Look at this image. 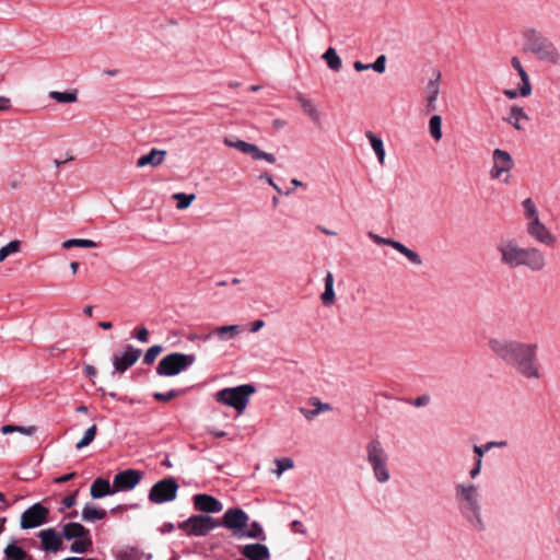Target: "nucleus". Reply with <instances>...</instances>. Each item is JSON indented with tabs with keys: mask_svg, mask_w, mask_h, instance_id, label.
<instances>
[{
	"mask_svg": "<svg viewBox=\"0 0 560 560\" xmlns=\"http://www.w3.org/2000/svg\"><path fill=\"white\" fill-rule=\"evenodd\" d=\"M490 351L515 370L525 378H540L537 360V343L523 342L516 339L493 337L488 341Z\"/></svg>",
	"mask_w": 560,
	"mask_h": 560,
	"instance_id": "f257e3e1",
	"label": "nucleus"
},
{
	"mask_svg": "<svg viewBox=\"0 0 560 560\" xmlns=\"http://www.w3.org/2000/svg\"><path fill=\"white\" fill-rule=\"evenodd\" d=\"M495 249L500 262L509 269L526 268L532 272H540L547 266L546 256L540 248L523 247L513 237L501 238Z\"/></svg>",
	"mask_w": 560,
	"mask_h": 560,
	"instance_id": "f03ea898",
	"label": "nucleus"
},
{
	"mask_svg": "<svg viewBox=\"0 0 560 560\" xmlns=\"http://www.w3.org/2000/svg\"><path fill=\"white\" fill-rule=\"evenodd\" d=\"M454 501L458 513L467 525L477 532L486 529L482 516L481 494L479 487L472 482L454 485Z\"/></svg>",
	"mask_w": 560,
	"mask_h": 560,
	"instance_id": "7ed1b4c3",
	"label": "nucleus"
},
{
	"mask_svg": "<svg viewBox=\"0 0 560 560\" xmlns=\"http://www.w3.org/2000/svg\"><path fill=\"white\" fill-rule=\"evenodd\" d=\"M526 219V233L535 242L547 247H553L557 236L540 221L538 209L532 198L522 202Z\"/></svg>",
	"mask_w": 560,
	"mask_h": 560,
	"instance_id": "20e7f679",
	"label": "nucleus"
},
{
	"mask_svg": "<svg viewBox=\"0 0 560 560\" xmlns=\"http://www.w3.org/2000/svg\"><path fill=\"white\" fill-rule=\"evenodd\" d=\"M524 38L526 49L534 54L539 60L553 65L560 61V54L553 43L539 32L528 30L525 32Z\"/></svg>",
	"mask_w": 560,
	"mask_h": 560,
	"instance_id": "39448f33",
	"label": "nucleus"
},
{
	"mask_svg": "<svg viewBox=\"0 0 560 560\" xmlns=\"http://www.w3.org/2000/svg\"><path fill=\"white\" fill-rule=\"evenodd\" d=\"M256 393V387L253 384H243L235 387H226L215 393L214 399L217 402L232 407L237 412H243L253 394Z\"/></svg>",
	"mask_w": 560,
	"mask_h": 560,
	"instance_id": "423d86ee",
	"label": "nucleus"
},
{
	"mask_svg": "<svg viewBox=\"0 0 560 560\" xmlns=\"http://www.w3.org/2000/svg\"><path fill=\"white\" fill-rule=\"evenodd\" d=\"M366 459L370 464L375 479L380 483H385L390 479V474L387 467L388 455L385 452L382 443L377 439L371 440L366 444Z\"/></svg>",
	"mask_w": 560,
	"mask_h": 560,
	"instance_id": "0eeeda50",
	"label": "nucleus"
},
{
	"mask_svg": "<svg viewBox=\"0 0 560 560\" xmlns=\"http://www.w3.org/2000/svg\"><path fill=\"white\" fill-rule=\"evenodd\" d=\"M196 361L195 354L173 352L165 355L156 366L160 376H175L186 371Z\"/></svg>",
	"mask_w": 560,
	"mask_h": 560,
	"instance_id": "6e6552de",
	"label": "nucleus"
},
{
	"mask_svg": "<svg viewBox=\"0 0 560 560\" xmlns=\"http://www.w3.org/2000/svg\"><path fill=\"white\" fill-rule=\"evenodd\" d=\"M220 526L219 521L205 514H196L178 524V528L185 530L188 536L202 537Z\"/></svg>",
	"mask_w": 560,
	"mask_h": 560,
	"instance_id": "1a4fd4ad",
	"label": "nucleus"
},
{
	"mask_svg": "<svg viewBox=\"0 0 560 560\" xmlns=\"http://www.w3.org/2000/svg\"><path fill=\"white\" fill-rule=\"evenodd\" d=\"M178 483L174 477H167L155 482L148 494L150 502L154 504H163L176 499Z\"/></svg>",
	"mask_w": 560,
	"mask_h": 560,
	"instance_id": "9d476101",
	"label": "nucleus"
},
{
	"mask_svg": "<svg viewBox=\"0 0 560 560\" xmlns=\"http://www.w3.org/2000/svg\"><path fill=\"white\" fill-rule=\"evenodd\" d=\"M493 166L490 171L491 178L501 179L508 184L510 179L509 172L514 167L512 155L502 149H495L492 152Z\"/></svg>",
	"mask_w": 560,
	"mask_h": 560,
	"instance_id": "9b49d317",
	"label": "nucleus"
},
{
	"mask_svg": "<svg viewBox=\"0 0 560 560\" xmlns=\"http://www.w3.org/2000/svg\"><path fill=\"white\" fill-rule=\"evenodd\" d=\"M49 513L48 508L37 502L23 512L20 526L22 529L39 527L48 522Z\"/></svg>",
	"mask_w": 560,
	"mask_h": 560,
	"instance_id": "f8f14e48",
	"label": "nucleus"
},
{
	"mask_svg": "<svg viewBox=\"0 0 560 560\" xmlns=\"http://www.w3.org/2000/svg\"><path fill=\"white\" fill-rule=\"evenodd\" d=\"M141 350L131 345L126 346L122 352L114 353L112 357L114 368L112 374H124L139 360Z\"/></svg>",
	"mask_w": 560,
	"mask_h": 560,
	"instance_id": "ddd939ff",
	"label": "nucleus"
},
{
	"mask_svg": "<svg viewBox=\"0 0 560 560\" xmlns=\"http://www.w3.org/2000/svg\"><path fill=\"white\" fill-rule=\"evenodd\" d=\"M249 517L241 508H231L225 511L220 525L232 530L234 535L240 537V534L246 527Z\"/></svg>",
	"mask_w": 560,
	"mask_h": 560,
	"instance_id": "4468645a",
	"label": "nucleus"
},
{
	"mask_svg": "<svg viewBox=\"0 0 560 560\" xmlns=\"http://www.w3.org/2000/svg\"><path fill=\"white\" fill-rule=\"evenodd\" d=\"M40 540L39 549L45 553H57L65 549L63 538L55 528H46L37 534Z\"/></svg>",
	"mask_w": 560,
	"mask_h": 560,
	"instance_id": "2eb2a0df",
	"label": "nucleus"
},
{
	"mask_svg": "<svg viewBox=\"0 0 560 560\" xmlns=\"http://www.w3.org/2000/svg\"><path fill=\"white\" fill-rule=\"evenodd\" d=\"M224 143L230 148H234L242 153L250 155L254 160H265L268 163L276 162V156L273 154L261 151L256 144L248 143L238 139L233 140L230 138H225Z\"/></svg>",
	"mask_w": 560,
	"mask_h": 560,
	"instance_id": "dca6fc26",
	"label": "nucleus"
},
{
	"mask_svg": "<svg viewBox=\"0 0 560 560\" xmlns=\"http://www.w3.org/2000/svg\"><path fill=\"white\" fill-rule=\"evenodd\" d=\"M143 474L137 469H126L114 476L113 485L116 492L130 491L141 481Z\"/></svg>",
	"mask_w": 560,
	"mask_h": 560,
	"instance_id": "f3484780",
	"label": "nucleus"
},
{
	"mask_svg": "<svg viewBox=\"0 0 560 560\" xmlns=\"http://www.w3.org/2000/svg\"><path fill=\"white\" fill-rule=\"evenodd\" d=\"M441 72L434 71L433 78L429 80L424 88L425 113H433L438 109V97L440 94Z\"/></svg>",
	"mask_w": 560,
	"mask_h": 560,
	"instance_id": "a211bd4d",
	"label": "nucleus"
},
{
	"mask_svg": "<svg viewBox=\"0 0 560 560\" xmlns=\"http://www.w3.org/2000/svg\"><path fill=\"white\" fill-rule=\"evenodd\" d=\"M195 510L203 513H219L223 509V504L213 495L199 493L192 497Z\"/></svg>",
	"mask_w": 560,
	"mask_h": 560,
	"instance_id": "6ab92c4d",
	"label": "nucleus"
},
{
	"mask_svg": "<svg viewBox=\"0 0 560 560\" xmlns=\"http://www.w3.org/2000/svg\"><path fill=\"white\" fill-rule=\"evenodd\" d=\"M116 493L114 485H110L107 479L96 478L90 488V494L93 499H102L106 495Z\"/></svg>",
	"mask_w": 560,
	"mask_h": 560,
	"instance_id": "aec40b11",
	"label": "nucleus"
},
{
	"mask_svg": "<svg viewBox=\"0 0 560 560\" xmlns=\"http://www.w3.org/2000/svg\"><path fill=\"white\" fill-rule=\"evenodd\" d=\"M90 535V529L77 522H70L62 526L61 536L63 539H79Z\"/></svg>",
	"mask_w": 560,
	"mask_h": 560,
	"instance_id": "412c9836",
	"label": "nucleus"
},
{
	"mask_svg": "<svg viewBox=\"0 0 560 560\" xmlns=\"http://www.w3.org/2000/svg\"><path fill=\"white\" fill-rule=\"evenodd\" d=\"M241 332V327L238 325H226L214 327L209 334L203 337V340H209L213 336H217L220 340L226 341L234 338L237 334Z\"/></svg>",
	"mask_w": 560,
	"mask_h": 560,
	"instance_id": "4be33fe9",
	"label": "nucleus"
},
{
	"mask_svg": "<svg viewBox=\"0 0 560 560\" xmlns=\"http://www.w3.org/2000/svg\"><path fill=\"white\" fill-rule=\"evenodd\" d=\"M511 66L517 71V73H518V75L521 78V81H522V84L520 86L521 96L525 97V96L530 95V93H532V85H530V82H529V77H528L527 72L525 71V69L523 68L520 58L518 57H512Z\"/></svg>",
	"mask_w": 560,
	"mask_h": 560,
	"instance_id": "5701e85b",
	"label": "nucleus"
},
{
	"mask_svg": "<svg viewBox=\"0 0 560 560\" xmlns=\"http://www.w3.org/2000/svg\"><path fill=\"white\" fill-rule=\"evenodd\" d=\"M166 152L163 150L152 149L148 154L140 156L137 161L138 167L147 165L159 166L164 162Z\"/></svg>",
	"mask_w": 560,
	"mask_h": 560,
	"instance_id": "b1692460",
	"label": "nucleus"
},
{
	"mask_svg": "<svg viewBox=\"0 0 560 560\" xmlns=\"http://www.w3.org/2000/svg\"><path fill=\"white\" fill-rule=\"evenodd\" d=\"M528 116L525 110L516 105H513L510 108V113L508 117L503 118L504 121L512 125L516 130H523L524 126L522 125L523 120H528Z\"/></svg>",
	"mask_w": 560,
	"mask_h": 560,
	"instance_id": "393cba45",
	"label": "nucleus"
},
{
	"mask_svg": "<svg viewBox=\"0 0 560 560\" xmlns=\"http://www.w3.org/2000/svg\"><path fill=\"white\" fill-rule=\"evenodd\" d=\"M106 515V510L100 509L93 503H86L81 513V517L84 522L101 521L104 520Z\"/></svg>",
	"mask_w": 560,
	"mask_h": 560,
	"instance_id": "a878e982",
	"label": "nucleus"
},
{
	"mask_svg": "<svg viewBox=\"0 0 560 560\" xmlns=\"http://www.w3.org/2000/svg\"><path fill=\"white\" fill-rule=\"evenodd\" d=\"M324 282L325 291L320 295V300L325 306H330L335 303L334 276L330 271L326 273Z\"/></svg>",
	"mask_w": 560,
	"mask_h": 560,
	"instance_id": "bb28decb",
	"label": "nucleus"
},
{
	"mask_svg": "<svg viewBox=\"0 0 560 560\" xmlns=\"http://www.w3.org/2000/svg\"><path fill=\"white\" fill-rule=\"evenodd\" d=\"M298 102L300 103L304 113L314 121L317 122L320 119V113L318 112L315 104L310 100L304 97L302 94L298 95Z\"/></svg>",
	"mask_w": 560,
	"mask_h": 560,
	"instance_id": "cd10ccee",
	"label": "nucleus"
},
{
	"mask_svg": "<svg viewBox=\"0 0 560 560\" xmlns=\"http://www.w3.org/2000/svg\"><path fill=\"white\" fill-rule=\"evenodd\" d=\"M365 137L369 139L372 149L374 150L380 164L382 165L385 160V149L383 140L374 135L372 131H366Z\"/></svg>",
	"mask_w": 560,
	"mask_h": 560,
	"instance_id": "c85d7f7f",
	"label": "nucleus"
},
{
	"mask_svg": "<svg viewBox=\"0 0 560 560\" xmlns=\"http://www.w3.org/2000/svg\"><path fill=\"white\" fill-rule=\"evenodd\" d=\"M508 446V441H489L482 445H474L472 452L476 457L483 458L485 454L493 448H503Z\"/></svg>",
	"mask_w": 560,
	"mask_h": 560,
	"instance_id": "c756f323",
	"label": "nucleus"
},
{
	"mask_svg": "<svg viewBox=\"0 0 560 560\" xmlns=\"http://www.w3.org/2000/svg\"><path fill=\"white\" fill-rule=\"evenodd\" d=\"M242 537L265 540L266 534L262 526L258 522L254 521L248 529H243V532L240 534V538Z\"/></svg>",
	"mask_w": 560,
	"mask_h": 560,
	"instance_id": "7c9ffc66",
	"label": "nucleus"
},
{
	"mask_svg": "<svg viewBox=\"0 0 560 560\" xmlns=\"http://www.w3.org/2000/svg\"><path fill=\"white\" fill-rule=\"evenodd\" d=\"M394 249H396L398 253L404 255L411 264H413L416 266L422 265V259H421L420 255L417 252L408 248L402 243L397 242Z\"/></svg>",
	"mask_w": 560,
	"mask_h": 560,
	"instance_id": "2f4dec72",
	"label": "nucleus"
},
{
	"mask_svg": "<svg viewBox=\"0 0 560 560\" xmlns=\"http://www.w3.org/2000/svg\"><path fill=\"white\" fill-rule=\"evenodd\" d=\"M92 545L93 542L90 534L89 536L75 539L71 544L70 550L74 553H85L92 549Z\"/></svg>",
	"mask_w": 560,
	"mask_h": 560,
	"instance_id": "473e14b6",
	"label": "nucleus"
},
{
	"mask_svg": "<svg viewBox=\"0 0 560 560\" xmlns=\"http://www.w3.org/2000/svg\"><path fill=\"white\" fill-rule=\"evenodd\" d=\"M323 59L327 62V66L332 71H339L341 69L342 62L340 57L337 55L336 50L329 47L323 55Z\"/></svg>",
	"mask_w": 560,
	"mask_h": 560,
	"instance_id": "72a5a7b5",
	"label": "nucleus"
},
{
	"mask_svg": "<svg viewBox=\"0 0 560 560\" xmlns=\"http://www.w3.org/2000/svg\"><path fill=\"white\" fill-rule=\"evenodd\" d=\"M49 97L55 100L58 103L68 104V103L77 102L78 93H77V91H65V92L51 91L49 93Z\"/></svg>",
	"mask_w": 560,
	"mask_h": 560,
	"instance_id": "f704fd0d",
	"label": "nucleus"
},
{
	"mask_svg": "<svg viewBox=\"0 0 560 560\" xmlns=\"http://www.w3.org/2000/svg\"><path fill=\"white\" fill-rule=\"evenodd\" d=\"M4 555L8 560H25L28 557L26 551L15 544L8 545L4 549Z\"/></svg>",
	"mask_w": 560,
	"mask_h": 560,
	"instance_id": "c9c22d12",
	"label": "nucleus"
},
{
	"mask_svg": "<svg viewBox=\"0 0 560 560\" xmlns=\"http://www.w3.org/2000/svg\"><path fill=\"white\" fill-rule=\"evenodd\" d=\"M429 131L435 141L442 139V118L440 115H433L429 120Z\"/></svg>",
	"mask_w": 560,
	"mask_h": 560,
	"instance_id": "e433bc0d",
	"label": "nucleus"
},
{
	"mask_svg": "<svg viewBox=\"0 0 560 560\" xmlns=\"http://www.w3.org/2000/svg\"><path fill=\"white\" fill-rule=\"evenodd\" d=\"M97 433L96 424L91 425L85 432L83 438L77 443V450H82L83 447L89 446L95 439Z\"/></svg>",
	"mask_w": 560,
	"mask_h": 560,
	"instance_id": "4c0bfd02",
	"label": "nucleus"
},
{
	"mask_svg": "<svg viewBox=\"0 0 560 560\" xmlns=\"http://www.w3.org/2000/svg\"><path fill=\"white\" fill-rule=\"evenodd\" d=\"M63 248H71V247H84V248H93L96 247V243L91 240H84V238H71L67 240L62 243Z\"/></svg>",
	"mask_w": 560,
	"mask_h": 560,
	"instance_id": "58836bf2",
	"label": "nucleus"
},
{
	"mask_svg": "<svg viewBox=\"0 0 560 560\" xmlns=\"http://www.w3.org/2000/svg\"><path fill=\"white\" fill-rule=\"evenodd\" d=\"M21 242L18 240L11 241L5 246L0 248V262L3 261L11 254L20 252Z\"/></svg>",
	"mask_w": 560,
	"mask_h": 560,
	"instance_id": "ea45409f",
	"label": "nucleus"
},
{
	"mask_svg": "<svg viewBox=\"0 0 560 560\" xmlns=\"http://www.w3.org/2000/svg\"><path fill=\"white\" fill-rule=\"evenodd\" d=\"M35 431H36L35 427H21V425L7 424L1 428V432L3 434L20 432V433H23L26 435H32Z\"/></svg>",
	"mask_w": 560,
	"mask_h": 560,
	"instance_id": "a19ab883",
	"label": "nucleus"
},
{
	"mask_svg": "<svg viewBox=\"0 0 560 560\" xmlns=\"http://www.w3.org/2000/svg\"><path fill=\"white\" fill-rule=\"evenodd\" d=\"M173 198L177 201V208L183 210L190 206L196 196L194 194L188 195L185 192H177L173 196Z\"/></svg>",
	"mask_w": 560,
	"mask_h": 560,
	"instance_id": "79ce46f5",
	"label": "nucleus"
},
{
	"mask_svg": "<svg viewBox=\"0 0 560 560\" xmlns=\"http://www.w3.org/2000/svg\"><path fill=\"white\" fill-rule=\"evenodd\" d=\"M163 351V347L161 345H155V346H152L150 347L144 355H143V364L145 365H150L152 364L156 357Z\"/></svg>",
	"mask_w": 560,
	"mask_h": 560,
	"instance_id": "37998d69",
	"label": "nucleus"
},
{
	"mask_svg": "<svg viewBox=\"0 0 560 560\" xmlns=\"http://www.w3.org/2000/svg\"><path fill=\"white\" fill-rule=\"evenodd\" d=\"M183 394V390L170 389L166 393H154L153 398L158 401L167 402Z\"/></svg>",
	"mask_w": 560,
	"mask_h": 560,
	"instance_id": "c03bdc74",
	"label": "nucleus"
},
{
	"mask_svg": "<svg viewBox=\"0 0 560 560\" xmlns=\"http://www.w3.org/2000/svg\"><path fill=\"white\" fill-rule=\"evenodd\" d=\"M277 470L276 472L278 475H281L283 471L291 469L294 466V463L289 457L279 458L276 460Z\"/></svg>",
	"mask_w": 560,
	"mask_h": 560,
	"instance_id": "a18cd8bd",
	"label": "nucleus"
},
{
	"mask_svg": "<svg viewBox=\"0 0 560 560\" xmlns=\"http://www.w3.org/2000/svg\"><path fill=\"white\" fill-rule=\"evenodd\" d=\"M368 235L376 244H378V245H387V246H390L393 248H395V245L398 242V241H395V240H392V238L381 237L380 235H377V234H375L373 232H370Z\"/></svg>",
	"mask_w": 560,
	"mask_h": 560,
	"instance_id": "49530a36",
	"label": "nucleus"
},
{
	"mask_svg": "<svg viewBox=\"0 0 560 560\" xmlns=\"http://www.w3.org/2000/svg\"><path fill=\"white\" fill-rule=\"evenodd\" d=\"M482 469V459L479 457H474V464L468 472L469 478L471 480L476 479L480 474Z\"/></svg>",
	"mask_w": 560,
	"mask_h": 560,
	"instance_id": "de8ad7c7",
	"label": "nucleus"
},
{
	"mask_svg": "<svg viewBox=\"0 0 560 560\" xmlns=\"http://www.w3.org/2000/svg\"><path fill=\"white\" fill-rule=\"evenodd\" d=\"M370 68L375 72L383 73L386 68V57L384 55L378 56L376 60L370 65Z\"/></svg>",
	"mask_w": 560,
	"mask_h": 560,
	"instance_id": "09e8293b",
	"label": "nucleus"
},
{
	"mask_svg": "<svg viewBox=\"0 0 560 560\" xmlns=\"http://www.w3.org/2000/svg\"><path fill=\"white\" fill-rule=\"evenodd\" d=\"M132 337L138 339L141 342H148L149 341V330L145 327H137L132 331Z\"/></svg>",
	"mask_w": 560,
	"mask_h": 560,
	"instance_id": "8fccbe9b",
	"label": "nucleus"
},
{
	"mask_svg": "<svg viewBox=\"0 0 560 560\" xmlns=\"http://www.w3.org/2000/svg\"><path fill=\"white\" fill-rule=\"evenodd\" d=\"M310 404L315 407L316 410H318V415L323 411H330L332 408L329 404L322 402L318 398L312 397L310 399Z\"/></svg>",
	"mask_w": 560,
	"mask_h": 560,
	"instance_id": "3c124183",
	"label": "nucleus"
},
{
	"mask_svg": "<svg viewBox=\"0 0 560 560\" xmlns=\"http://www.w3.org/2000/svg\"><path fill=\"white\" fill-rule=\"evenodd\" d=\"M77 494H78V490L74 493L65 497L62 499V501H61V504H62L61 509H70L73 505H75V503H77Z\"/></svg>",
	"mask_w": 560,
	"mask_h": 560,
	"instance_id": "603ef678",
	"label": "nucleus"
},
{
	"mask_svg": "<svg viewBox=\"0 0 560 560\" xmlns=\"http://www.w3.org/2000/svg\"><path fill=\"white\" fill-rule=\"evenodd\" d=\"M430 396L429 395H421V396H418L417 398L410 400V404L415 407H424L427 405H429L430 402Z\"/></svg>",
	"mask_w": 560,
	"mask_h": 560,
	"instance_id": "864d4df0",
	"label": "nucleus"
},
{
	"mask_svg": "<svg viewBox=\"0 0 560 560\" xmlns=\"http://www.w3.org/2000/svg\"><path fill=\"white\" fill-rule=\"evenodd\" d=\"M299 411L307 419L313 420L315 417L318 416V410L314 409H307L304 407L299 408Z\"/></svg>",
	"mask_w": 560,
	"mask_h": 560,
	"instance_id": "5fc2aeb1",
	"label": "nucleus"
},
{
	"mask_svg": "<svg viewBox=\"0 0 560 560\" xmlns=\"http://www.w3.org/2000/svg\"><path fill=\"white\" fill-rule=\"evenodd\" d=\"M260 179H266V182L279 194H282V190L280 189V187L273 182L272 177L265 173L262 175H260Z\"/></svg>",
	"mask_w": 560,
	"mask_h": 560,
	"instance_id": "6e6d98bb",
	"label": "nucleus"
},
{
	"mask_svg": "<svg viewBox=\"0 0 560 560\" xmlns=\"http://www.w3.org/2000/svg\"><path fill=\"white\" fill-rule=\"evenodd\" d=\"M291 528H292V530L300 533V534L306 533V529L304 528L303 524L298 520H295L291 523Z\"/></svg>",
	"mask_w": 560,
	"mask_h": 560,
	"instance_id": "4d7b16f0",
	"label": "nucleus"
},
{
	"mask_svg": "<svg viewBox=\"0 0 560 560\" xmlns=\"http://www.w3.org/2000/svg\"><path fill=\"white\" fill-rule=\"evenodd\" d=\"M75 477V472L66 474L55 479L57 483H65L72 480Z\"/></svg>",
	"mask_w": 560,
	"mask_h": 560,
	"instance_id": "13d9d810",
	"label": "nucleus"
},
{
	"mask_svg": "<svg viewBox=\"0 0 560 560\" xmlns=\"http://www.w3.org/2000/svg\"><path fill=\"white\" fill-rule=\"evenodd\" d=\"M136 506H137L136 504H131V505H129V506H128V505H117V506H115V508H113V509L110 510V513L116 514V513H118V512H125V511H127L129 508H130V509H133V508H136Z\"/></svg>",
	"mask_w": 560,
	"mask_h": 560,
	"instance_id": "bf43d9fd",
	"label": "nucleus"
},
{
	"mask_svg": "<svg viewBox=\"0 0 560 560\" xmlns=\"http://www.w3.org/2000/svg\"><path fill=\"white\" fill-rule=\"evenodd\" d=\"M503 94L509 97L510 100H514L516 98L517 96L521 95L520 93V89L518 90H504L503 91Z\"/></svg>",
	"mask_w": 560,
	"mask_h": 560,
	"instance_id": "052dcab7",
	"label": "nucleus"
},
{
	"mask_svg": "<svg viewBox=\"0 0 560 560\" xmlns=\"http://www.w3.org/2000/svg\"><path fill=\"white\" fill-rule=\"evenodd\" d=\"M173 530H174V524H173V523H170V522L164 523V524L162 525V527H160V532H161L162 534H168V533H171V532H173Z\"/></svg>",
	"mask_w": 560,
	"mask_h": 560,
	"instance_id": "680f3d73",
	"label": "nucleus"
},
{
	"mask_svg": "<svg viewBox=\"0 0 560 560\" xmlns=\"http://www.w3.org/2000/svg\"><path fill=\"white\" fill-rule=\"evenodd\" d=\"M264 325H265V322H264V320H261V319L255 320V322L252 324L250 331L256 332V331H258V330H259Z\"/></svg>",
	"mask_w": 560,
	"mask_h": 560,
	"instance_id": "e2e57ef3",
	"label": "nucleus"
},
{
	"mask_svg": "<svg viewBox=\"0 0 560 560\" xmlns=\"http://www.w3.org/2000/svg\"><path fill=\"white\" fill-rule=\"evenodd\" d=\"M84 374L89 377L96 375V369L93 365L84 366Z\"/></svg>",
	"mask_w": 560,
	"mask_h": 560,
	"instance_id": "0e129e2a",
	"label": "nucleus"
},
{
	"mask_svg": "<svg viewBox=\"0 0 560 560\" xmlns=\"http://www.w3.org/2000/svg\"><path fill=\"white\" fill-rule=\"evenodd\" d=\"M10 107V100L3 96H0V110H5Z\"/></svg>",
	"mask_w": 560,
	"mask_h": 560,
	"instance_id": "69168bd1",
	"label": "nucleus"
},
{
	"mask_svg": "<svg viewBox=\"0 0 560 560\" xmlns=\"http://www.w3.org/2000/svg\"><path fill=\"white\" fill-rule=\"evenodd\" d=\"M353 68L357 70V71H363V70H368L370 69V65H364L362 63L361 61H355L353 63Z\"/></svg>",
	"mask_w": 560,
	"mask_h": 560,
	"instance_id": "338daca9",
	"label": "nucleus"
},
{
	"mask_svg": "<svg viewBox=\"0 0 560 560\" xmlns=\"http://www.w3.org/2000/svg\"><path fill=\"white\" fill-rule=\"evenodd\" d=\"M98 327H101L102 329L108 330L113 327V325L110 322H100Z\"/></svg>",
	"mask_w": 560,
	"mask_h": 560,
	"instance_id": "774afa93",
	"label": "nucleus"
}]
</instances>
